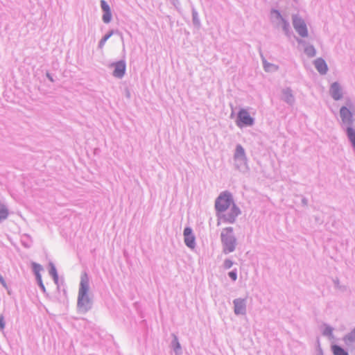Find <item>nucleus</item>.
Masks as SVG:
<instances>
[{
    "mask_svg": "<svg viewBox=\"0 0 355 355\" xmlns=\"http://www.w3.org/2000/svg\"><path fill=\"white\" fill-rule=\"evenodd\" d=\"M221 240L223 244V250L225 253L232 252L235 249L236 241L232 235V228L227 227L221 232Z\"/></svg>",
    "mask_w": 355,
    "mask_h": 355,
    "instance_id": "obj_2",
    "label": "nucleus"
},
{
    "mask_svg": "<svg viewBox=\"0 0 355 355\" xmlns=\"http://www.w3.org/2000/svg\"><path fill=\"white\" fill-rule=\"evenodd\" d=\"M245 155L244 149L241 146H237L235 153V157L236 158H242Z\"/></svg>",
    "mask_w": 355,
    "mask_h": 355,
    "instance_id": "obj_17",
    "label": "nucleus"
},
{
    "mask_svg": "<svg viewBox=\"0 0 355 355\" xmlns=\"http://www.w3.org/2000/svg\"><path fill=\"white\" fill-rule=\"evenodd\" d=\"M306 51L311 55H313L315 54V50H314V49L312 46L306 49Z\"/></svg>",
    "mask_w": 355,
    "mask_h": 355,
    "instance_id": "obj_23",
    "label": "nucleus"
},
{
    "mask_svg": "<svg viewBox=\"0 0 355 355\" xmlns=\"http://www.w3.org/2000/svg\"><path fill=\"white\" fill-rule=\"evenodd\" d=\"M184 236L186 245L191 248H193L195 246V237L192 234V231L189 227L184 229Z\"/></svg>",
    "mask_w": 355,
    "mask_h": 355,
    "instance_id": "obj_8",
    "label": "nucleus"
},
{
    "mask_svg": "<svg viewBox=\"0 0 355 355\" xmlns=\"http://www.w3.org/2000/svg\"><path fill=\"white\" fill-rule=\"evenodd\" d=\"M239 214L240 211L239 208L234 205H232L227 213L223 212L218 215V225H220L224 223H233Z\"/></svg>",
    "mask_w": 355,
    "mask_h": 355,
    "instance_id": "obj_4",
    "label": "nucleus"
},
{
    "mask_svg": "<svg viewBox=\"0 0 355 355\" xmlns=\"http://www.w3.org/2000/svg\"><path fill=\"white\" fill-rule=\"evenodd\" d=\"M254 120L248 112L244 109L241 110L238 113L236 125L239 127L250 126L253 124Z\"/></svg>",
    "mask_w": 355,
    "mask_h": 355,
    "instance_id": "obj_5",
    "label": "nucleus"
},
{
    "mask_svg": "<svg viewBox=\"0 0 355 355\" xmlns=\"http://www.w3.org/2000/svg\"><path fill=\"white\" fill-rule=\"evenodd\" d=\"M315 66L317 70L322 74H324L327 71V64L322 59H317L315 61Z\"/></svg>",
    "mask_w": 355,
    "mask_h": 355,
    "instance_id": "obj_13",
    "label": "nucleus"
},
{
    "mask_svg": "<svg viewBox=\"0 0 355 355\" xmlns=\"http://www.w3.org/2000/svg\"><path fill=\"white\" fill-rule=\"evenodd\" d=\"M51 273H52L53 275H55V276L56 272H55V270L54 268H53V269L51 270Z\"/></svg>",
    "mask_w": 355,
    "mask_h": 355,
    "instance_id": "obj_26",
    "label": "nucleus"
},
{
    "mask_svg": "<svg viewBox=\"0 0 355 355\" xmlns=\"http://www.w3.org/2000/svg\"><path fill=\"white\" fill-rule=\"evenodd\" d=\"M234 312L236 314H243L245 310V302L243 300H236L234 301Z\"/></svg>",
    "mask_w": 355,
    "mask_h": 355,
    "instance_id": "obj_12",
    "label": "nucleus"
},
{
    "mask_svg": "<svg viewBox=\"0 0 355 355\" xmlns=\"http://www.w3.org/2000/svg\"><path fill=\"white\" fill-rule=\"evenodd\" d=\"M293 26L295 31L302 36V37H306L308 35V31L306 28V26L304 23V21L297 17H293Z\"/></svg>",
    "mask_w": 355,
    "mask_h": 355,
    "instance_id": "obj_6",
    "label": "nucleus"
},
{
    "mask_svg": "<svg viewBox=\"0 0 355 355\" xmlns=\"http://www.w3.org/2000/svg\"><path fill=\"white\" fill-rule=\"evenodd\" d=\"M331 94L335 100H339L342 97V93L339 85L337 83H334L331 86Z\"/></svg>",
    "mask_w": 355,
    "mask_h": 355,
    "instance_id": "obj_11",
    "label": "nucleus"
},
{
    "mask_svg": "<svg viewBox=\"0 0 355 355\" xmlns=\"http://www.w3.org/2000/svg\"><path fill=\"white\" fill-rule=\"evenodd\" d=\"M4 327H5V323L3 321V315H1L0 316V328H1V329H3Z\"/></svg>",
    "mask_w": 355,
    "mask_h": 355,
    "instance_id": "obj_24",
    "label": "nucleus"
},
{
    "mask_svg": "<svg viewBox=\"0 0 355 355\" xmlns=\"http://www.w3.org/2000/svg\"><path fill=\"white\" fill-rule=\"evenodd\" d=\"M0 281H1V282L3 284H4V280L3 279V278H2L1 277H0Z\"/></svg>",
    "mask_w": 355,
    "mask_h": 355,
    "instance_id": "obj_28",
    "label": "nucleus"
},
{
    "mask_svg": "<svg viewBox=\"0 0 355 355\" xmlns=\"http://www.w3.org/2000/svg\"><path fill=\"white\" fill-rule=\"evenodd\" d=\"M232 204L234 205L232 203L230 194L227 192L222 193L218 197L215 203V207L218 212V215L227 211L230 207H232Z\"/></svg>",
    "mask_w": 355,
    "mask_h": 355,
    "instance_id": "obj_3",
    "label": "nucleus"
},
{
    "mask_svg": "<svg viewBox=\"0 0 355 355\" xmlns=\"http://www.w3.org/2000/svg\"><path fill=\"white\" fill-rule=\"evenodd\" d=\"M101 8L104 12V14L103 15V21L105 23L107 24L111 21V19H112V13H111L110 8L105 0L101 1Z\"/></svg>",
    "mask_w": 355,
    "mask_h": 355,
    "instance_id": "obj_7",
    "label": "nucleus"
},
{
    "mask_svg": "<svg viewBox=\"0 0 355 355\" xmlns=\"http://www.w3.org/2000/svg\"><path fill=\"white\" fill-rule=\"evenodd\" d=\"M8 216V211L4 206L0 205V220L5 219Z\"/></svg>",
    "mask_w": 355,
    "mask_h": 355,
    "instance_id": "obj_18",
    "label": "nucleus"
},
{
    "mask_svg": "<svg viewBox=\"0 0 355 355\" xmlns=\"http://www.w3.org/2000/svg\"><path fill=\"white\" fill-rule=\"evenodd\" d=\"M225 267L227 268H230L232 266V262L230 260H226L224 263Z\"/></svg>",
    "mask_w": 355,
    "mask_h": 355,
    "instance_id": "obj_21",
    "label": "nucleus"
},
{
    "mask_svg": "<svg viewBox=\"0 0 355 355\" xmlns=\"http://www.w3.org/2000/svg\"><path fill=\"white\" fill-rule=\"evenodd\" d=\"M89 290V281L87 275H84L80 282V286L78 293V306L83 310H87L89 304V299L87 296Z\"/></svg>",
    "mask_w": 355,
    "mask_h": 355,
    "instance_id": "obj_1",
    "label": "nucleus"
},
{
    "mask_svg": "<svg viewBox=\"0 0 355 355\" xmlns=\"http://www.w3.org/2000/svg\"><path fill=\"white\" fill-rule=\"evenodd\" d=\"M112 32L109 33L108 34L105 35L104 37L101 40L99 46L101 48L103 46V45L105 44L106 41L112 36Z\"/></svg>",
    "mask_w": 355,
    "mask_h": 355,
    "instance_id": "obj_19",
    "label": "nucleus"
},
{
    "mask_svg": "<svg viewBox=\"0 0 355 355\" xmlns=\"http://www.w3.org/2000/svg\"><path fill=\"white\" fill-rule=\"evenodd\" d=\"M340 116L342 121L344 123H352V112L347 108L346 107H342L340 110Z\"/></svg>",
    "mask_w": 355,
    "mask_h": 355,
    "instance_id": "obj_9",
    "label": "nucleus"
},
{
    "mask_svg": "<svg viewBox=\"0 0 355 355\" xmlns=\"http://www.w3.org/2000/svg\"><path fill=\"white\" fill-rule=\"evenodd\" d=\"M125 65L123 62H119L114 64V71L113 74L115 77L121 78L125 73Z\"/></svg>",
    "mask_w": 355,
    "mask_h": 355,
    "instance_id": "obj_10",
    "label": "nucleus"
},
{
    "mask_svg": "<svg viewBox=\"0 0 355 355\" xmlns=\"http://www.w3.org/2000/svg\"><path fill=\"white\" fill-rule=\"evenodd\" d=\"M229 276L232 279V280L235 281L236 279V273L235 272H229Z\"/></svg>",
    "mask_w": 355,
    "mask_h": 355,
    "instance_id": "obj_22",
    "label": "nucleus"
},
{
    "mask_svg": "<svg viewBox=\"0 0 355 355\" xmlns=\"http://www.w3.org/2000/svg\"><path fill=\"white\" fill-rule=\"evenodd\" d=\"M284 28L285 31H288V24H286V22H284Z\"/></svg>",
    "mask_w": 355,
    "mask_h": 355,
    "instance_id": "obj_25",
    "label": "nucleus"
},
{
    "mask_svg": "<svg viewBox=\"0 0 355 355\" xmlns=\"http://www.w3.org/2000/svg\"><path fill=\"white\" fill-rule=\"evenodd\" d=\"M33 269L40 286H43L41 279V275H40V271L42 270V267L39 264L33 263Z\"/></svg>",
    "mask_w": 355,
    "mask_h": 355,
    "instance_id": "obj_16",
    "label": "nucleus"
},
{
    "mask_svg": "<svg viewBox=\"0 0 355 355\" xmlns=\"http://www.w3.org/2000/svg\"><path fill=\"white\" fill-rule=\"evenodd\" d=\"M282 98L288 103H292L293 101V96L291 90L289 89H285L283 92Z\"/></svg>",
    "mask_w": 355,
    "mask_h": 355,
    "instance_id": "obj_14",
    "label": "nucleus"
},
{
    "mask_svg": "<svg viewBox=\"0 0 355 355\" xmlns=\"http://www.w3.org/2000/svg\"><path fill=\"white\" fill-rule=\"evenodd\" d=\"M352 337H353V339L355 340V330L352 333Z\"/></svg>",
    "mask_w": 355,
    "mask_h": 355,
    "instance_id": "obj_27",
    "label": "nucleus"
},
{
    "mask_svg": "<svg viewBox=\"0 0 355 355\" xmlns=\"http://www.w3.org/2000/svg\"><path fill=\"white\" fill-rule=\"evenodd\" d=\"M332 351L334 355H348L345 349L338 345L332 346Z\"/></svg>",
    "mask_w": 355,
    "mask_h": 355,
    "instance_id": "obj_15",
    "label": "nucleus"
},
{
    "mask_svg": "<svg viewBox=\"0 0 355 355\" xmlns=\"http://www.w3.org/2000/svg\"><path fill=\"white\" fill-rule=\"evenodd\" d=\"M272 69H277V67L274 66V65L270 64H265V69H266V71H271Z\"/></svg>",
    "mask_w": 355,
    "mask_h": 355,
    "instance_id": "obj_20",
    "label": "nucleus"
}]
</instances>
